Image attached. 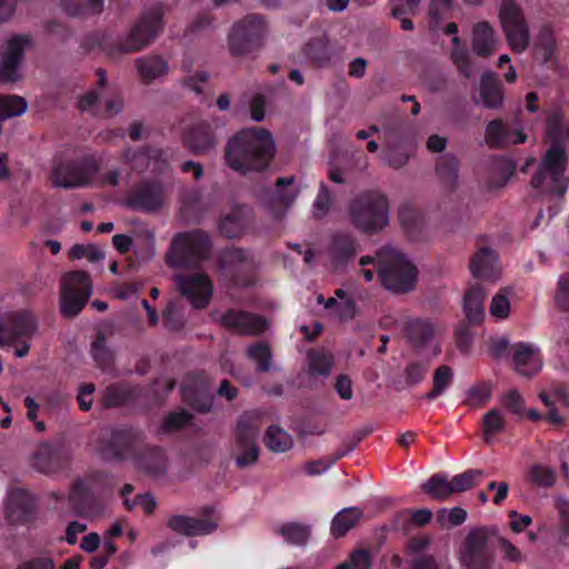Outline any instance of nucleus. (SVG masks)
Returning <instances> with one entry per match:
<instances>
[{"mask_svg": "<svg viewBox=\"0 0 569 569\" xmlns=\"http://www.w3.org/2000/svg\"><path fill=\"white\" fill-rule=\"evenodd\" d=\"M143 440L144 433L137 427H116L99 440V452L106 461L131 460L134 468L148 477L164 476L168 468L164 450L157 446L141 448Z\"/></svg>", "mask_w": 569, "mask_h": 569, "instance_id": "nucleus-1", "label": "nucleus"}, {"mask_svg": "<svg viewBox=\"0 0 569 569\" xmlns=\"http://www.w3.org/2000/svg\"><path fill=\"white\" fill-rule=\"evenodd\" d=\"M164 6L157 3L146 9L124 37L110 32L89 34L84 46L98 48L110 58L143 50L151 44L164 28Z\"/></svg>", "mask_w": 569, "mask_h": 569, "instance_id": "nucleus-2", "label": "nucleus"}, {"mask_svg": "<svg viewBox=\"0 0 569 569\" xmlns=\"http://www.w3.org/2000/svg\"><path fill=\"white\" fill-rule=\"evenodd\" d=\"M271 133L262 128L242 129L226 146L227 164L234 171L247 173L267 169L274 157Z\"/></svg>", "mask_w": 569, "mask_h": 569, "instance_id": "nucleus-3", "label": "nucleus"}, {"mask_svg": "<svg viewBox=\"0 0 569 569\" xmlns=\"http://www.w3.org/2000/svg\"><path fill=\"white\" fill-rule=\"evenodd\" d=\"M377 273L381 284L389 291H411L417 282V267L393 247L385 246L377 253Z\"/></svg>", "mask_w": 569, "mask_h": 569, "instance_id": "nucleus-4", "label": "nucleus"}, {"mask_svg": "<svg viewBox=\"0 0 569 569\" xmlns=\"http://www.w3.org/2000/svg\"><path fill=\"white\" fill-rule=\"evenodd\" d=\"M389 202L386 194L370 190L357 196L349 204L351 223L366 233H375L388 224Z\"/></svg>", "mask_w": 569, "mask_h": 569, "instance_id": "nucleus-5", "label": "nucleus"}, {"mask_svg": "<svg viewBox=\"0 0 569 569\" xmlns=\"http://www.w3.org/2000/svg\"><path fill=\"white\" fill-rule=\"evenodd\" d=\"M210 250L211 241L204 231L181 232L172 239L166 262L172 269L196 268L208 258Z\"/></svg>", "mask_w": 569, "mask_h": 569, "instance_id": "nucleus-6", "label": "nucleus"}, {"mask_svg": "<svg viewBox=\"0 0 569 569\" xmlns=\"http://www.w3.org/2000/svg\"><path fill=\"white\" fill-rule=\"evenodd\" d=\"M101 160L92 153L67 159L56 157L50 173L53 187L74 189L88 186L100 170Z\"/></svg>", "mask_w": 569, "mask_h": 569, "instance_id": "nucleus-7", "label": "nucleus"}, {"mask_svg": "<svg viewBox=\"0 0 569 569\" xmlns=\"http://www.w3.org/2000/svg\"><path fill=\"white\" fill-rule=\"evenodd\" d=\"M261 418L257 411H246L237 420L232 456L238 468L243 469L257 463L260 456L258 437Z\"/></svg>", "mask_w": 569, "mask_h": 569, "instance_id": "nucleus-8", "label": "nucleus"}, {"mask_svg": "<svg viewBox=\"0 0 569 569\" xmlns=\"http://www.w3.org/2000/svg\"><path fill=\"white\" fill-rule=\"evenodd\" d=\"M498 19L510 50L525 52L530 43L529 26L521 7L515 0H502Z\"/></svg>", "mask_w": 569, "mask_h": 569, "instance_id": "nucleus-9", "label": "nucleus"}, {"mask_svg": "<svg viewBox=\"0 0 569 569\" xmlns=\"http://www.w3.org/2000/svg\"><path fill=\"white\" fill-rule=\"evenodd\" d=\"M267 21L260 14H248L236 22L229 33V50L233 57H242L258 50L263 42Z\"/></svg>", "mask_w": 569, "mask_h": 569, "instance_id": "nucleus-10", "label": "nucleus"}, {"mask_svg": "<svg viewBox=\"0 0 569 569\" xmlns=\"http://www.w3.org/2000/svg\"><path fill=\"white\" fill-rule=\"evenodd\" d=\"M37 329L34 317L28 311L9 315L0 321V347L13 346L14 355L22 358L28 355V340Z\"/></svg>", "mask_w": 569, "mask_h": 569, "instance_id": "nucleus-11", "label": "nucleus"}, {"mask_svg": "<svg viewBox=\"0 0 569 569\" xmlns=\"http://www.w3.org/2000/svg\"><path fill=\"white\" fill-rule=\"evenodd\" d=\"M166 188L159 179H142L134 183L122 200V206L137 212L156 213L164 204Z\"/></svg>", "mask_w": 569, "mask_h": 569, "instance_id": "nucleus-12", "label": "nucleus"}, {"mask_svg": "<svg viewBox=\"0 0 569 569\" xmlns=\"http://www.w3.org/2000/svg\"><path fill=\"white\" fill-rule=\"evenodd\" d=\"M222 273L237 287H250L254 283L256 262L249 250L227 248L218 258Z\"/></svg>", "mask_w": 569, "mask_h": 569, "instance_id": "nucleus-13", "label": "nucleus"}, {"mask_svg": "<svg viewBox=\"0 0 569 569\" xmlns=\"http://www.w3.org/2000/svg\"><path fill=\"white\" fill-rule=\"evenodd\" d=\"M91 293L89 276L83 271H71L63 279L60 310L66 318L80 313Z\"/></svg>", "mask_w": 569, "mask_h": 569, "instance_id": "nucleus-14", "label": "nucleus"}, {"mask_svg": "<svg viewBox=\"0 0 569 569\" xmlns=\"http://www.w3.org/2000/svg\"><path fill=\"white\" fill-rule=\"evenodd\" d=\"M566 164V149L561 143L555 142L547 150L540 171L532 178V186L540 188L548 178L550 180L549 189L556 193H563L568 188V183L563 179Z\"/></svg>", "mask_w": 569, "mask_h": 569, "instance_id": "nucleus-15", "label": "nucleus"}, {"mask_svg": "<svg viewBox=\"0 0 569 569\" xmlns=\"http://www.w3.org/2000/svg\"><path fill=\"white\" fill-rule=\"evenodd\" d=\"M32 47L31 34H14L8 39L0 59V84L14 83L21 79L20 67L24 52Z\"/></svg>", "mask_w": 569, "mask_h": 569, "instance_id": "nucleus-16", "label": "nucleus"}, {"mask_svg": "<svg viewBox=\"0 0 569 569\" xmlns=\"http://www.w3.org/2000/svg\"><path fill=\"white\" fill-rule=\"evenodd\" d=\"M413 152L415 142L410 130H408V136L396 127L388 130L386 143L380 154L387 166L396 170L401 169L409 162Z\"/></svg>", "mask_w": 569, "mask_h": 569, "instance_id": "nucleus-17", "label": "nucleus"}, {"mask_svg": "<svg viewBox=\"0 0 569 569\" xmlns=\"http://www.w3.org/2000/svg\"><path fill=\"white\" fill-rule=\"evenodd\" d=\"M178 290L194 309H204L212 297L213 287L207 273L194 272L177 274L174 278Z\"/></svg>", "mask_w": 569, "mask_h": 569, "instance_id": "nucleus-18", "label": "nucleus"}, {"mask_svg": "<svg viewBox=\"0 0 569 569\" xmlns=\"http://www.w3.org/2000/svg\"><path fill=\"white\" fill-rule=\"evenodd\" d=\"M299 188L296 187V178L280 177L274 182V188L262 190V200L277 219H281L287 210L295 203Z\"/></svg>", "mask_w": 569, "mask_h": 569, "instance_id": "nucleus-19", "label": "nucleus"}, {"mask_svg": "<svg viewBox=\"0 0 569 569\" xmlns=\"http://www.w3.org/2000/svg\"><path fill=\"white\" fill-rule=\"evenodd\" d=\"M183 401L194 411L208 413L213 405L210 385L202 373H190L181 386Z\"/></svg>", "mask_w": 569, "mask_h": 569, "instance_id": "nucleus-20", "label": "nucleus"}, {"mask_svg": "<svg viewBox=\"0 0 569 569\" xmlns=\"http://www.w3.org/2000/svg\"><path fill=\"white\" fill-rule=\"evenodd\" d=\"M487 542L486 529L469 531L465 541V569H492V558L486 549Z\"/></svg>", "mask_w": 569, "mask_h": 569, "instance_id": "nucleus-21", "label": "nucleus"}, {"mask_svg": "<svg viewBox=\"0 0 569 569\" xmlns=\"http://www.w3.org/2000/svg\"><path fill=\"white\" fill-rule=\"evenodd\" d=\"M501 46V39L495 27L488 21H478L470 30V51L483 59L491 58Z\"/></svg>", "mask_w": 569, "mask_h": 569, "instance_id": "nucleus-22", "label": "nucleus"}, {"mask_svg": "<svg viewBox=\"0 0 569 569\" xmlns=\"http://www.w3.org/2000/svg\"><path fill=\"white\" fill-rule=\"evenodd\" d=\"M513 370L526 378L537 375L543 366L541 350L533 342H517L511 346Z\"/></svg>", "mask_w": 569, "mask_h": 569, "instance_id": "nucleus-23", "label": "nucleus"}, {"mask_svg": "<svg viewBox=\"0 0 569 569\" xmlns=\"http://www.w3.org/2000/svg\"><path fill=\"white\" fill-rule=\"evenodd\" d=\"M222 327L239 335H259L267 329L263 317L243 310L228 309L219 318Z\"/></svg>", "mask_w": 569, "mask_h": 569, "instance_id": "nucleus-24", "label": "nucleus"}, {"mask_svg": "<svg viewBox=\"0 0 569 569\" xmlns=\"http://www.w3.org/2000/svg\"><path fill=\"white\" fill-rule=\"evenodd\" d=\"M70 455L61 443H42L33 456L34 467L43 473L60 471L69 466Z\"/></svg>", "mask_w": 569, "mask_h": 569, "instance_id": "nucleus-25", "label": "nucleus"}, {"mask_svg": "<svg viewBox=\"0 0 569 569\" xmlns=\"http://www.w3.org/2000/svg\"><path fill=\"white\" fill-rule=\"evenodd\" d=\"M69 501L79 516H97L103 508L101 499L82 479H78L72 483Z\"/></svg>", "mask_w": 569, "mask_h": 569, "instance_id": "nucleus-26", "label": "nucleus"}, {"mask_svg": "<svg viewBox=\"0 0 569 569\" xmlns=\"http://www.w3.org/2000/svg\"><path fill=\"white\" fill-rule=\"evenodd\" d=\"M182 141L193 154H203L214 147L216 136L210 123L201 120L184 130Z\"/></svg>", "mask_w": 569, "mask_h": 569, "instance_id": "nucleus-27", "label": "nucleus"}, {"mask_svg": "<svg viewBox=\"0 0 569 569\" xmlns=\"http://www.w3.org/2000/svg\"><path fill=\"white\" fill-rule=\"evenodd\" d=\"M121 161L130 166L131 170L138 173L144 172L150 162L162 163L163 167L159 168L160 172H163L167 168V152L158 149L150 148H127L122 151Z\"/></svg>", "mask_w": 569, "mask_h": 569, "instance_id": "nucleus-28", "label": "nucleus"}, {"mask_svg": "<svg viewBox=\"0 0 569 569\" xmlns=\"http://www.w3.org/2000/svg\"><path fill=\"white\" fill-rule=\"evenodd\" d=\"M142 397V388L128 381L109 385L103 391V405L107 408H119L136 405Z\"/></svg>", "mask_w": 569, "mask_h": 569, "instance_id": "nucleus-29", "label": "nucleus"}, {"mask_svg": "<svg viewBox=\"0 0 569 569\" xmlns=\"http://www.w3.org/2000/svg\"><path fill=\"white\" fill-rule=\"evenodd\" d=\"M421 490L435 500H445L455 492H462V473L451 480L443 472L433 473L421 485Z\"/></svg>", "mask_w": 569, "mask_h": 569, "instance_id": "nucleus-30", "label": "nucleus"}, {"mask_svg": "<svg viewBox=\"0 0 569 569\" xmlns=\"http://www.w3.org/2000/svg\"><path fill=\"white\" fill-rule=\"evenodd\" d=\"M470 272L475 278L496 281L501 273L497 253L488 248L479 250L470 260Z\"/></svg>", "mask_w": 569, "mask_h": 569, "instance_id": "nucleus-31", "label": "nucleus"}, {"mask_svg": "<svg viewBox=\"0 0 569 569\" xmlns=\"http://www.w3.org/2000/svg\"><path fill=\"white\" fill-rule=\"evenodd\" d=\"M486 142L492 148H505L510 144H520L527 140L521 129H511L500 120H493L486 128Z\"/></svg>", "mask_w": 569, "mask_h": 569, "instance_id": "nucleus-32", "label": "nucleus"}, {"mask_svg": "<svg viewBox=\"0 0 569 569\" xmlns=\"http://www.w3.org/2000/svg\"><path fill=\"white\" fill-rule=\"evenodd\" d=\"M167 525L172 531L187 537L209 535L217 528V523L212 520L182 515L171 516Z\"/></svg>", "mask_w": 569, "mask_h": 569, "instance_id": "nucleus-33", "label": "nucleus"}, {"mask_svg": "<svg viewBox=\"0 0 569 569\" xmlns=\"http://www.w3.org/2000/svg\"><path fill=\"white\" fill-rule=\"evenodd\" d=\"M480 103L489 109L502 107L505 101L503 88L497 74L490 70L482 73L479 83Z\"/></svg>", "mask_w": 569, "mask_h": 569, "instance_id": "nucleus-34", "label": "nucleus"}, {"mask_svg": "<svg viewBox=\"0 0 569 569\" xmlns=\"http://www.w3.org/2000/svg\"><path fill=\"white\" fill-rule=\"evenodd\" d=\"M7 509L10 516H17V519L24 523L36 510V500L28 490L16 488L9 493Z\"/></svg>", "mask_w": 569, "mask_h": 569, "instance_id": "nucleus-35", "label": "nucleus"}, {"mask_svg": "<svg viewBox=\"0 0 569 569\" xmlns=\"http://www.w3.org/2000/svg\"><path fill=\"white\" fill-rule=\"evenodd\" d=\"M329 253L336 266H345L357 253V241L347 233H337L333 236Z\"/></svg>", "mask_w": 569, "mask_h": 569, "instance_id": "nucleus-36", "label": "nucleus"}, {"mask_svg": "<svg viewBox=\"0 0 569 569\" xmlns=\"http://www.w3.org/2000/svg\"><path fill=\"white\" fill-rule=\"evenodd\" d=\"M247 222L246 207L234 206L229 213L221 218L219 222L220 233L229 239L238 238L243 233Z\"/></svg>", "mask_w": 569, "mask_h": 569, "instance_id": "nucleus-37", "label": "nucleus"}, {"mask_svg": "<svg viewBox=\"0 0 569 569\" xmlns=\"http://www.w3.org/2000/svg\"><path fill=\"white\" fill-rule=\"evenodd\" d=\"M459 168V159L451 153H446L437 159V177L449 192H453L457 188Z\"/></svg>", "mask_w": 569, "mask_h": 569, "instance_id": "nucleus-38", "label": "nucleus"}, {"mask_svg": "<svg viewBox=\"0 0 569 569\" xmlns=\"http://www.w3.org/2000/svg\"><path fill=\"white\" fill-rule=\"evenodd\" d=\"M308 372L312 377H328L333 367V356L323 348L310 349L307 352Z\"/></svg>", "mask_w": 569, "mask_h": 569, "instance_id": "nucleus-39", "label": "nucleus"}, {"mask_svg": "<svg viewBox=\"0 0 569 569\" xmlns=\"http://www.w3.org/2000/svg\"><path fill=\"white\" fill-rule=\"evenodd\" d=\"M405 333L413 346L422 347L432 338L435 328L430 321L417 318L406 322Z\"/></svg>", "mask_w": 569, "mask_h": 569, "instance_id": "nucleus-40", "label": "nucleus"}, {"mask_svg": "<svg viewBox=\"0 0 569 569\" xmlns=\"http://www.w3.org/2000/svg\"><path fill=\"white\" fill-rule=\"evenodd\" d=\"M362 517V510L357 507L345 508L331 521V533L336 538L343 537Z\"/></svg>", "mask_w": 569, "mask_h": 569, "instance_id": "nucleus-41", "label": "nucleus"}, {"mask_svg": "<svg viewBox=\"0 0 569 569\" xmlns=\"http://www.w3.org/2000/svg\"><path fill=\"white\" fill-rule=\"evenodd\" d=\"M137 69L142 80L149 83L166 73L167 62L159 56H148L137 60Z\"/></svg>", "mask_w": 569, "mask_h": 569, "instance_id": "nucleus-42", "label": "nucleus"}, {"mask_svg": "<svg viewBox=\"0 0 569 569\" xmlns=\"http://www.w3.org/2000/svg\"><path fill=\"white\" fill-rule=\"evenodd\" d=\"M62 10L71 17L99 14L104 7V0H61Z\"/></svg>", "mask_w": 569, "mask_h": 569, "instance_id": "nucleus-43", "label": "nucleus"}, {"mask_svg": "<svg viewBox=\"0 0 569 569\" xmlns=\"http://www.w3.org/2000/svg\"><path fill=\"white\" fill-rule=\"evenodd\" d=\"M264 446L272 452H286L292 445L291 436L277 425L268 427L263 437Z\"/></svg>", "mask_w": 569, "mask_h": 569, "instance_id": "nucleus-44", "label": "nucleus"}, {"mask_svg": "<svg viewBox=\"0 0 569 569\" xmlns=\"http://www.w3.org/2000/svg\"><path fill=\"white\" fill-rule=\"evenodd\" d=\"M247 358L256 363V370L268 372L271 369L272 352L266 341H257L248 346L246 350Z\"/></svg>", "mask_w": 569, "mask_h": 569, "instance_id": "nucleus-45", "label": "nucleus"}, {"mask_svg": "<svg viewBox=\"0 0 569 569\" xmlns=\"http://www.w3.org/2000/svg\"><path fill=\"white\" fill-rule=\"evenodd\" d=\"M303 54L316 67H323L330 60L328 41L325 38H315L303 47Z\"/></svg>", "mask_w": 569, "mask_h": 569, "instance_id": "nucleus-46", "label": "nucleus"}, {"mask_svg": "<svg viewBox=\"0 0 569 569\" xmlns=\"http://www.w3.org/2000/svg\"><path fill=\"white\" fill-rule=\"evenodd\" d=\"M486 292L481 287L472 288L465 297V316L476 323L482 320L485 315L483 299Z\"/></svg>", "mask_w": 569, "mask_h": 569, "instance_id": "nucleus-47", "label": "nucleus"}, {"mask_svg": "<svg viewBox=\"0 0 569 569\" xmlns=\"http://www.w3.org/2000/svg\"><path fill=\"white\" fill-rule=\"evenodd\" d=\"M399 220L411 239H420L423 223L418 210L409 204L402 206L399 210Z\"/></svg>", "mask_w": 569, "mask_h": 569, "instance_id": "nucleus-48", "label": "nucleus"}, {"mask_svg": "<svg viewBox=\"0 0 569 569\" xmlns=\"http://www.w3.org/2000/svg\"><path fill=\"white\" fill-rule=\"evenodd\" d=\"M278 532L288 543L303 546L310 537V527L292 521L282 525Z\"/></svg>", "mask_w": 569, "mask_h": 569, "instance_id": "nucleus-49", "label": "nucleus"}, {"mask_svg": "<svg viewBox=\"0 0 569 569\" xmlns=\"http://www.w3.org/2000/svg\"><path fill=\"white\" fill-rule=\"evenodd\" d=\"M91 353L97 366L104 372L111 371L113 368V353L106 346V338L99 333L97 339L91 345Z\"/></svg>", "mask_w": 569, "mask_h": 569, "instance_id": "nucleus-50", "label": "nucleus"}, {"mask_svg": "<svg viewBox=\"0 0 569 569\" xmlns=\"http://www.w3.org/2000/svg\"><path fill=\"white\" fill-rule=\"evenodd\" d=\"M499 402L501 407L510 415L516 416L518 419H525L526 416V401L523 396L517 389H510L501 395Z\"/></svg>", "mask_w": 569, "mask_h": 569, "instance_id": "nucleus-51", "label": "nucleus"}, {"mask_svg": "<svg viewBox=\"0 0 569 569\" xmlns=\"http://www.w3.org/2000/svg\"><path fill=\"white\" fill-rule=\"evenodd\" d=\"M28 103L20 96H0V122L7 118L18 117L27 111Z\"/></svg>", "mask_w": 569, "mask_h": 569, "instance_id": "nucleus-52", "label": "nucleus"}, {"mask_svg": "<svg viewBox=\"0 0 569 569\" xmlns=\"http://www.w3.org/2000/svg\"><path fill=\"white\" fill-rule=\"evenodd\" d=\"M515 164L508 159H501L495 164L488 187L490 189H499L503 187L513 176Z\"/></svg>", "mask_w": 569, "mask_h": 569, "instance_id": "nucleus-53", "label": "nucleus"}, {"mask_svg": "<svg viewBox=\"0 0 569 569\" xmlns=\"http://www.w3.org/2000/svg\"><path fill=\"white\" fill-rule=\"evenodd\" d=\"M536 50L545 62L550 61L555 56L557 50V42L553 32L549 27H543L540 29L536 41Z\"/></svg>", "mask_w": 569, "mask_h": 569, "instance_id": "nucleus-54", "label": "nucleus"}, {"mask_svg": "<svg viewBox=\"0 0 569 569\" xmlns=\"http://www.w3.org/2000/svg\"><path fill=\"white\" fill-rule=\"evenodd\" d=\"M372 566V553L369 549L358 548L335 569H370Z\"/></svg>", "mask_w": 569, "mask_h": 569, "instance_id": "nucleus-55", "label": "nucleus"}, {"mask_svg": "<svg viewBox=\"0 0 569 569\" xmlns=\"http://www.w3.org/2000/svg\"><path fill=\"white\" fill-rule=\"evenodd\" d=\"M401 3H395L391 8L392 17L400 20L402 30L410 31L413 29V22L409 18H405L408 13H413L421 0H400Z\"/></svg>", "mask_w": 569, "mask_h": 569, "instance_id": "nucleus-56", "label": "nucleus"}, {"mask_svg": "<svg viewBox=\"0 0 569 569\" xmlns=\"http://www.w3.org/2000/svg\"><path fill=\"white\" fill-rule=\"evenodd\" d=\"M373 431L375 428L372 426H365L356 430L351 439L346 441L343 443V447L339 449L335 455H332L331 462H337L338 460L353 451L358 447V445Z\"/></svg>", "mask_w": 569, "mask_h": 569, "instance_id": "nucleus-57", "label": "nucleus"}, {"mask_svg": "<svg viewBox=\"0 0 569 569\" xmlns=\"http://www.w3.org/2000/svg\"><path fill=\"white\" fill-rule=\"evenodd\" d=\"M192 419L193 416L184 409L169 412L162 422L161 430L163 432L180 430L188 426Z\"/></svg>", "mask_w": 569, "mask_h": 569, "instance_id": "nucleus-58", "label": "nucleus"}, {"mask_svg": "<svg viewBox=\"0 0 569 569\" xmlns=\"http://www.w3.org/2000/svg\"><path fill=\"white\" fill-rule=\"evenodd\" d=\"M503 428V415L498 409H491L483 416V433L486 441H490V439L501 432Z\"/></svg>", "mask_w": 569, "mask_h": 569, "instance_id": "nucleus-59", "label": "nucleus"}, {"mask_svg": "<svg viewBox=\"0 0 569 569\" xmlns=\"http://www.w3.org/2000/svg\"><path fill=\"white\" fill-rule=\"evenodd\" d=\"M452 372L447 366L439 367L433 375L432 389L427 393L426 398L429 400L436 399L440 396L443 390L449 386L451 381Z\"/></svg>", "mask_w": 569, "mask_h": 569, "instance_id": "nucleus-60", "label": "nucleus"}, {"mask_svg": "<svg viewBox=\"0 0 569 569\" xmlns=\"http://www.w3.org/2000/svg\"><path fill=\"white\" fill-rule=\"evenodd\" d=\"M333 197L325 182L320 183L319 192L313 202V214L316 218H323L331 209Z\"/></svg>", "mask_w": 569, "mask_h": 569, "instance_id": "nucleus-61", "label": "nucleus"}, {"mask_svg": "<svg viewBox=\"0 0 569 569\" xmlns=\"http://www.w3.org/2000/svg\"><path fill=\"white\" fill-rule=\"evenodd\" d=\"M510 300L503 291H500L492 297L489 306V312L495 319L506 320L510 315Z\"/></svg>", "mask_w": 569, "mask_h": 569, "instance_id": "nucleus-62", "label": "nucleus"}, {"mask_svg": "<svg viewBox=\"0 0 569 569\" xmlns=\"http://www.w3.org/2000/svg\"><path fill=\"white\" fill-rule=\"evenodd\" d=\"M71 259L87 258L90 262H98L104 258L103 251L94 244H74L69 251Z\"/></svg>", "mask_w": 569, "mask_h": 569, "instance_id": "nucleus-63", "label": "nucleus"}, {"mask_svg": "<svg viewBox=\"0 0 569 569\" xmlns=\"http://www.w3.org/2000/svg\"><path fill=\"white\" fill-rule=\"evenodd\" d=\"M555 302L561 311H569V273L559 277Z\"/></svg>", "mask_w": 569, "mask_h": 569, "instance_id": "nucleus-64", "label": "nucleus"}]
</instances>
